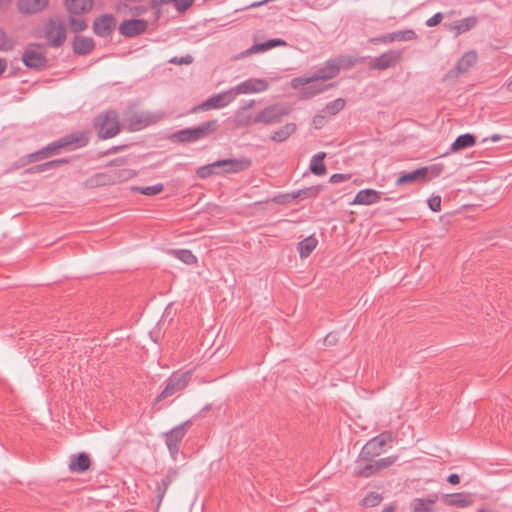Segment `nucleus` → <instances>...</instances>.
Listing matches in <instances>:
<instances>
[{
	"mask_svg": "<svg viewBox=\"0 0 512 512\" xmlns=\"http://www.w3.org/2000/svg\"><path fill=\"white\" fill-rule=\"evenodd\" d=\"M345 58L328 60L325 65L318 69L309 77H295L291 80V87L298 89L303 85L314 82L327 81L339 74L341 66L344 65Z\"/></svg>",
	"mask_w": 512,
	"mask_h": 512,
	"instance_id": "nucleus-1",
	"label": "nucleus"
},
{
	"mask_svg": "<svg viewBox=\"0 0 512 512\" xmlns=\"http://www.w3.org/2000/svg\"><path fill=\"white\" fill-rule=\"evenodd\" d=\"M218 127L217 120H211L197 127L186 128L173 133L170 139L173 142L187 143L203 139L216 131Z\"/></svg>",
	"mask_w": 512,
	"mask_h": 512,
	"instance_id": "nucleus-2",
	"label": "nucleus"
},
{
	"mask_svg": "<svg viewBox=\"0 0 512 512\" xmlns=\"http://www.w3.org/2000/svg\"><path fill=\"white\" fill-rule=\"evenodd\" d=\"M290 113V108L282 103H276L269 105L259 111L251 120L245 123L240 122L241 125L258 124L262 123L265 125L277 124Z\"/></svg>",
	"mask_w": 512,
	"mask_h": 512,
	"instance_id": "nucleus-3",
	"label": "nucleus"
},
{
	"mask_svg": "<svg viewBox=\"0 0 512 512\" xmlns=\"http://www.w3.org/2000/svg\"><path fill=\"white\" fill-rule=\"evenodd\" d=\"M94 128L101 139L116 136L120 132L117 112L115 110H108L96 116L94 119Z\"/></svg>",
	"mask_w": 512,
	"mask_h": 512,
	"instance_id": "nucleus-4",
	"label": "nucleus"
},
{
	"mask_svg": "<svg viewBox=\"0 0 512 512\" xmlns=\"http://www.w3.org/2000/svg\"><path fill=\"white\" fill-rule=\"evenodd\" d=\"M44 35L49 47H61L67 38L65 23L59 18H50L44 26Z\"/></svg>",
	"mask_w": 512,
	"mask_h": 512,
	"instance_id": "nucleus-5",
	"label": "nucleus"
},
{
	"mask_svg": "<svg viewBox=\"0 0 512 512\" xmlns=\"http://www.w3.org/2000/svg\"><path fill=\"white\" fill-rule=\"evenodd\" d=\"M192 426V421L187 420L180 425L174 427L167 433H165V443L169 450L171 457L176 460L177 454L180 449V443L187 434L188 430Z\"/></svg>",
	"mask_w": 512,
	"mask_h": 512,
	"instance_id": "nucleus-6",
	"label": "nucleus"
},
{
	"mask_svg": "<svg viewBox=\"0 0 512 512\" xmlns=\"http://www.w3.org/2000/svg\"><path fill=\"white\" fill-rule=\"evenodd\" d=\"M135 171L129 168L111 169L95 175L93 181L96 185H115L132 179Z\"/></svg>",
	"mask_w": 512,
	"mask_h": 512,
	"instance_id": "nucleus-7",
	"label": "nucleus"
},
{
	"mask_svg": "<svg viewBox=\"0 0 512 512\" xmlns=\"http://www.w3.org/2000/svg\"><path fill=\"white\" fill-rule=\"evenodd\" d=\"M157 120V117L149 112L130 109L126 111L123 122L129 131H138L149 126L150 124L156 123Z\"/></svg>",
	"mask_w": 512,
	"mask_h": 512,
	"instance_id": "nucleus-8",
	"label": "nucleus"
},
{
	"mask_svg": "<svg viewBox=\"0 0 512 512\" xmlns=\"http://www.w3.org/2000/svg\"><path fill=\"white\" fill-rule=\"evenodd\" d=\"M87 141L88 139L83 133L70 134L60 138L55 142L48 144L43 149L46 153V156L49 158L51 156L56 155L61 148L72 145L76 147H82L86 145Z\"/></svg>",
	"mask_w": 512,
	"mask_h": 512,
	"instance_id": "nucleus-9",
	"label": "nucleus"
},
{
	"mask_svg": "<svg viewBox=\"0 0 512 512\" xmlns=\"http://www.w3.org/2000/svg\"><path fill=\"white\" fill-rule=\"evenodd\" d=\"M22 61L26 67L39 70L45 67L47 58L41 45L30 44L23 53Z\"/></svg>",
	"mask_w": 512,
	"mask_h": 512,
	"instance_id": "nucleus-10",
	"label": "nucleus"
},
{
	"mask_svg": "<svg viewBox=\"0 0 512 512\" xmlns=\"http://www.w3.org/2000/svg\"><path fill=\"white\" fill-rule=\"evenodd\" d=\"M191 380V372L186 371L181 374H173L171 377L168 378L166 387L164 390L159 394L157 397V401H160L162 399H165L167 397H170L174 395L175 393L183 390L189 381Z\"/></svg>",
	"mask_w": 512,
	"mask_h": 512,
	"instance_id": "nucleus-11",
	"label": "nucleus"
},
{
	"mask_svg": "<svg viewBox=\"0 0 512 512\" xmlns=\"http://www.w3.org/2000/svg\"><path fill=\"white\" fill-rule=\"evenodd\" d=\"M402 58V54L398 50L387 51L380 56L376 57L369 63L371 70H386L396 66Z\"/></svg>",
	"mask_w": 512,
	"mask_h": 512,
	"instance_id": "nucleus-12",
	"label": "nucleus"
},
{
	"mask_svg": "<svg viewBox=\"0 0 512 512\" xmlns=\"http://www.w3.org/2000/svg\"><path fill=\"white\" fill-rule=\"evenodd\" d=\"M268 87L269 84L266 80L250 78L231 88V93H233L234 96L240 94L260 93L266 91Z\"/></svg>",
	"mask_w": 512,
	"mask_h": 512,
	"instance_id": "nucleus-13",
	"label": "nucleus"
},
{
	"mask_svg": "<svg viewBox=\"0 0 512 512\" xmlns=\"http://www.w3.org/2000/svg\"><path fill=\"white\" fill-rule=\"evenodd\" d=\"M436 170L435 176L439 175L441 169H437V166H433L431 168L429 167H420L414 171L403 173L398 177L396 180V185H405V184H412L417 181H427L428 174L430 171Z\"/></svg>",
	"mask_w": 512,
	"mask_h": 512,
	"instance_id": "nucleus-14",
	"label": "nucleus"
},
{
	"mask_svg": "<svg viewBox=\"0 0 512 512\" xmlns=\"http://www.w3.org/2000/svg\"><path fill=\"white\" fill-rule=\"evenodd\" d=\"M116 28V19L111 14H103L93 21V32L99 37H108Z\"/></svg>",
	"mask_w": 512,
	"mask_h": 512,
	"instance_id": "nucleus-15",
	"label": "nucleus"
},
{
	"mask_svg": "<svg viewBox=\"0 0 512 512\" xmlns=\"http://www.w3.org/2000/svg\"><path fill=\"white\" fill-rule=\"evenodd\" d=\"M148 22L144 19L125 20L119 25V33L125 37L133 38L147 30Z\"/></svg>",
	"mask_w": 512,
	"mask_h": 512,
	"instance_id": "nucleus-16",
	"label": "nucleus"
},
{
	"mask_svg": "<svg viewBox=\"0 0 512 512\" xmlns=\"http://www.w3.org/2000/svg\"><path fill=\"white\" fill-rule=\"evenodd\" d=\"M49 0H17L16 7L23 15H36L46 10Z\"/></svg>",
	"mask_w": 512,
	"mask_h": 512,
	"instance_id": "nucleus-17",
	"label": "nucleus"
},
{
	"mask_svg": "<svg viewBox=\"0 0 512 512\" xmlns=\"http://www.w3.org/2000/svg\"><path fill=\"white\" fill-rule=\"evenodd\" d=\"M477 61V53L469 51L465 53L456 63L453 70L446 74V78H457L460 74L466 73Z\"/></svg>",
	"mask_w": 512,
	"mask_h": 512,
	"instance_id": "nucleus-18",
	"label": "nucleus"
},
{
	"mask_svg": "<svg viewBox=\"0 0 512 512\" xmlns=\"http://www.w3.org/2000/svg\"><path fill=\"white\" fill-rule=\"evenodd\" d=\"M234 100V94L231 93V89L229 91H226L224 93H219L217 95H214L210 98H208L206 101H204L198 109L201 110H210V109H219L227 106L229 103H231Z\"/></svg>",
	"mask_w": 512,
	"mask_h": 512,
	"instance_id": "nucleus-19",
	"label": "nucleus"
},
{
	"mask_svg": "<svg viewBox=\"0 0 512 512\" xmlns=\"http://www.w3.org/2000/svg\"><path fill=\"white\" fill-rule=\"evenodd\" d=\"M64 5L70 15H83L91 11L93 0H64Z\"/></svg>",
	"mask_w": 512,
	"mask_h": 512,
	"instance_id": "nucleus-20",
	"label": "nucleus"
},
{
	"mask_svg": "<svg viewBox=\"0 0 512 512\" xmlns=\"http://www.w3.org/2000/svg\"><path fill=\"white\" fill-rule=\"evenodd\" d=\"M219 172L224 173H238L243 171L249 166V161L238 160V159H223L218 160Z\"/></svg>",
	"mask_w": 512,
	"mask_h": 512,
	"instance_id": "nucleus-21",
	"label": "nucleus"
},
{
	"mask_svg": "<svg viewBox=\"0 0 512 512\" xmlns=\"http://www.w3.org/2000/svg\"><path fill=\"white\" fill-rule=\"evenodd\" d=\"M178 471L176 469H169L164 478L156 485V497L158 499V506L161 504L167 489L177 479Z\"/></svg>",
	"mask_w": 512,
	"mask_h": 512,
	"instance_id": "nucleus-22",
	"label": "nucleus"
},
{
	"mask_svg": "<svg viewBox=\"0 0 512 512\" xmlns=\"http://www.w3.org/2000/svg\"><path fill=\"white\" fill-rule=\"evenodd\" d=\"M330 87H333V84L325 85L321 82H314L307 85H303L299 87L297 90L299 91V98L300 99H310L317 94H320Z\"/></svg>",
	"mask_w": 512,
	"mask_h": 512,
	"instance_id": "nucleus-23",
	"label": "nucleus"
},
{
	"mask_svg": "<svg viewBox=\"0 0 512 512\" xmlns=\"http://www.w3.org/2000/svg\"><path fill=\"white\" fill-rule=\"evenodd\" d=\"M381 194H382L381 192L376 191L374 189L360 190L356 194V196L351 204L372 205V204L380 201Z\"/></svg>",
	"mask_w": 512,
	"mask_h": 512,
	"instance_id": "nucleus-24",
	"label": "nucleus"
},
{
	"mask_svg": "<svg viewBox=\"0 0 512 512\" xmlns=\"http://www.w3.org/2000/svg\"><path fill=\"white\" fill-rule=\"evenodd\" d=\"M443 501L448 506H456L462 508L470 506L473 502L471 495L465 492L446 494L443 497Z\"/></svg>",
	"mask_w": 512,
	"mask_h": 512,
	"instance_id": "nucleus-25",
	"label": "nucleus"
},
{
	"mask_svg": "<svg viewBox=\"0 0 512 512\" xmlns=\"http://www.w3.org/2000/svg\"><path fill=\"white\" fill-rule=\"evenodd\" d=\"M91 461L88 454L81 452L70 457L69 469L72 472H84L90 467Z\"/></svg>",
	"mask_w": 512,
	"mask_h": 512,
	"instance_id": "nucleus-26",
	"label": "nucleus"
},
{
	"mask_svg": "<svg viewBox=\"0 0 512 512\" xmlns=\"http://www.w3.org/2000/svg\"><path fill=\"white\" fill-rule=\"evenodd\" d=\"M94 45L91 37L75 36L73 39V51L78 55L89 54L94 49Z\"/></svg>",
	"mask_w": 512,
	"mask_h": 512,
	"instance_id": "nucleus-27",
	"label": "nucleus"
},
{
	"mask_svg": "<svg viewBox=\"0 0 512 512\" xmlns=\"http://www.w3.org/2000/svg\"><path fill=\"white\" fill-rule=\"evenodd\" d=\"M69 161L66 158L51 160L42 164L34 165L26 170L28 174H37L43 173L55 168H58L64 164H67Z\"/></svg>",
	"mask_w": 512,
	"mask_h": 512,
	"instance_id": "nucleus-28",
	"label": "nucleus"
},
{
	"mask_svg": "<svg viewBox=\"0 0 512 512\" xmlns=\"http://www.w3.org/2000/svg\"><path fill=\"white\" fill-rule=\"evenodd\" d=\"M382 452V448L373 440H369L362 448L359 458L370 461Z\"/></svg>",
	"mask_w": 512,
	"mask_h": 512,
	"instance_id": "nucleus-29",
	"label": "nucleus"
},
{
	"mask_svg": "<svg viewBox=\"0 0 512 512\" xmlns=\"http://www.w3.org/2000/svg\"><path fill=\"white\" fill-rule=\"evenodd\" d=\"M286 45H287V43L283 39H280V38L270 39L264 43L254 44L250 49H248L246 51V54L263 52V51L272 49L274 47L286 46Z\"/></svg>",
	"mask_w": 512,
	"mask_h": 512,
	"instance_id": "nucleus-30",
	"label": "nucleus"
},
{
	"mask_svg": "<svg viewBox=\"0 0 512 512\" xmlns=\"http://www.w3.org/2000/svg\"><path fill=\"white\" fill-rule=\"evenodd\" d=\"M295 130L296 125L294 123H286L278 130L273 132L270 138L275 142H284L295 132Z\"/></svg>",
	"mask_w": 512,
	"mask_h": 512,
	"instance_id": "nucleus-31",
	"label": "nucleus"
},
{
	"mask_svg": "<svg viewBox=\"0 0 512 512\" xmlns=\"http://www.w3.org/2000/svg\"><path fill=\"white\" fill-rule=\"evenodd\" d=\"M476 142V137L473 134L466 133L458 136L451 145L452 151H459L468 147H472Z\"/></svg>",
	"mask_w": 512,
	"mask_h": 512,
	"instance_id": "nucleus-32",
	"label": "nucleus"
},
{
	"mask_svg": "<svg viewBox=\"0 0 512 512\" xmlns=\"http://www.w3.org/2000/svg\"><path fill=\"white\" fill-rule=\"evenodd\" d=\"M436 496L433 499L416 498L412 501L410 507L412 512H433V506L436 502Z\"/></svg>",
	"mask_w": 512,
	"mask_h": 512,
	"instance_id": "nucleus-33",
	"label": "nucleus"
},
{
	"mask_svg": "<svg viewBox=\"0 0 512 512\" xmlns=\"http://www.w3.org/2000/svg\"><path fill=\"white\" fill-rule=\"evenodd\" d=\"M326 154L324 152H319L314 155L310 162V171L317 176H321L326 172V166L324 164V158Z\"/></svg>",
	"mask_w": 512,
	"mask_h": 512,
	"instance_id": "nucleus-34",
	"label": "nucleus"
},
{
	"mask_svg": "<svg viewBox=\"0 0 512 512\" xmlns=\"http://www.w3.org/2000/svg\"><path fill=\"white\" fill-rule=\"evenodd\" d=\"M317 239L314 236H309L298 244L299 254L301 258H307L317 246Z\"/></svg>",
	"mask_w": 512,
	"mask_h": 512,
	"instance_id": "nucleus-35",
	"label": "nucleus"
},
{
	"mask_svg": "<svg viewBox=\"0 0 512 512\" xmlns=\"http://www.w3.org/2000/svg\"><path fill=\"white\" fill-rule=\"evenodd\" d=\"M322 185H315L311 187H306L304 189H300L294 192V198L299 200H304L307 198H315L317 197L320 192L323 190Z\"/></svg>",
	"mask_w": 512,
	"mask_h": 512,
	"instance_id": "nucleus-36",
	"label": "nucleus"
},
{
	"mask_svg": "<svg viewBox=\"0 0 512 512\" xmlns=\"http://www.w3.org/2000/svg\"><path fill=\"white\" fill-rule=\"evenodd\" d=\"M346 101L343 98H337L329 103L321 110L327 117L336 115L345 107Z\"/></svg>",
	"mask_w": 512,
	"mask_h": 512,
	"instance_id": "nucleus-37",
	"label": "nucleus"
},
{
	"mask_svg": "<svg viewBox=\"0 0 512 512\" xmlns=\"http://www.w3.org/2000/svg\"><path fill=\"white\" fill-rule=\"evenodd\" d=\"M68 26L73 33H79L87 29V22L81 17V15L69 14Z\"/></svg>",
	"mask_w": 512,
	"mask_h": 512,
	"instance_id": "nucleus-38",
	"label": "nucleus"
},
{
	"mask_svg": "<svg viewBox=\"0 0 512 512\" xmlns=\"http://www.w3.org/2000/svg\"><path fill=\"white\" fill-rule=\"evenodd\" d=\"M378 472L376 461H368L364 466H357L355 469V475L359 477H370Z\"/></svg>",
	"mask_w": 512,
	"mask_h": 512,
	"instance_id": "nucleus-39",
	"label": "nucleus"
},
{
	"mask_svg": "<svg viewBox=\"0 0 512 512\" xmlns=\"http://www.w3.org/2000/svg\"><path fill=\"white\" fill-rule=\"evenodd\" d=\"M171 253L175 258L179 259L185 264L191 265L197 262L196 256L190 250H172Z\"/></svg>",
	"mask_w": 512,
	"mask_h": 512,
	"instance_id": "nucleus-40",
	"label": "nucleus"
},
{
	"mask_svg": "<svg viewBox=\"0 0 512 512\" xmlns=\"http://www.w3.org/2000/svg\"><path fill=\"white\" fill-rule=\"evenodd\" d=\"M219 173L220 172H219L217 161H215L211 164L202 166V167L198 168V170H197V176L201 179H205V178L210 177L213 174H219Z\"/></svg>",
	"mask_w": 512,
	"mask_h": 512,
	"instance_id": "nucleus-41",
	"label": "nucleus"
},
{
	"mask_svg": "<svg viewBox=\"0 0 512 512\" xmlns=\"http://www.w3.org/2000/svg\"><path fill=\"white\" fill-rule=\"evenodd\" d=\"M132 191L139 192L144 195L153 196L161 193L164 189L163 184L158 183L153 186H146V187H132Z\"/></svg>",
	"mask_w": 512,
	"mask_h": 512,
	"instance_id": "nucleus-42",
	"label": "nucleus"
},
{
	"mask_svg": "<svg viewBox=\"0 0 512 512\" xmlns=\"http://www.w3.org/2000/svg\"><path fill=\"white\" fill-rule=\"evenodd\" d=\"M163 4H172L177 11L185 12L190 8L194 0H160Z\"/></svg>",
	"mask_w": 512,
	"mask_h": 512,
	"instance_id": "nucleus-43",
	"label": "nucleus"
},
{
	"mask_svg": "<svg viewBox=\"0 0 512 512\" xmlns=\"http://www.w3.org/2000/svg\"><path fill=\"white\" fill-rule=\"evenodd\" d=\"M476 22L477 20L475 17L465 18L457 22L455 29L458 33H464L474 27Z\"/></svg>",
	"mask_w": 512,
	"mask_h": 512,
	"instance_id": "nucleus-44",
	"label": "nucleus"
},
{
	"mask_svg": "<svg viewBox=\"0 0 512 512\" xmlns=\"http://www.w3.org/2000/svg\"><path fill=\"white\" fill-rule=\"evenodd\" d=\"M416 38V33L413 30H404L392 32L391 39L395 41H410Z\"/></svg>",
	"mask_w": 512,
	"mask_h": 512,
	"instance_id": "nucleus-45",
	"label": "nucleus"
},
{
	"mask_svg": "<svg viewBox=\"0 0 512 512\" xmlns=\"http://www.w3.org/2000/svg\"><path fill=\"white\" fill-rule=\"evenodd\" d=\"M381 501H382V496L376 492H370L362 500L363 505L367 506V507H375V506L379 505L381 503Z\"/></svg>",
	"mask_w": 512,
	"mask_h": 512,
	"instance_id": "nucleus-46",
	"label": "nucleus"
},
{
	"mask_svg": "<svg viewBox=\"0 0 512 512\" xmlns=\"http://www.w3.org/2000/svg\"><path fill=\"white\" fill-rule=\"evenodd\" d=\"M13 45L12 39L8 38L5 31L0 28V51H9Z\"/></svg>",
	"mask_w": 512,
	"mask_h": 512,
	"instance_id": "nucleus-47",
	"label": "nucleus"
},
{
	"mask_svg": "<svg viewBox=\"0 0 512 512\" xmlns=\"http://www.w3.org/2000/svg\"><path fill=\"white\" fill-rule=\"evenodd\" d=\"M397 460V456H389L386 458H381L379 460H376L378 471L384 468H388L391 465H393Z\"/></svg>",
	"mask_w": 512,
	"mask_h": 512,
	"instance_id": "nucleus-48",
	"label": "nucleus"
},
{
	"mask_svg": "<svg viewBox=\"0 0 512 512\" xmlns=\"http://www.w3.org/2000/svg\"><path fill=\"white\" fill-rule=\"evenodd\" d=\"M373 440L381 447L385 446L387 443L393 440L392 434L390 432H384L380 435L373 438Z\"/></svg>",
	"mask_w": 512,
	"mask_h": 512,
	"instance_id": "nucleus-49",
	"label": "nucleus"
},
{
	"mask_svg": "<svg viewBox=\"0 0 512 512\" xmlns=\"http://www.w3.org/2000/svg\"><path fill=\"white\" fill-rule=\"evenodd\" d=\"M294 199H295L294 198V192H291V193L281 194V195L275 196L272 199V201L277 203V204H288V203H290Z\"/></svg>",
	"mask_w": 512,
	"mask_h": 512,
	"instance_id": "nucleus-50",
	"label": "nucleus"
},
{
	"mask_svg": "<svg viewBox=\"0 0 512 512\" xmlns=\"http://www.w3.org/2000/svg\"><path fill=\"white\" fill-rule=\"evenodd\" d=\"M428 206L433 212H439L441 210V197L438 195L430 197Z\"/></svg>",
	"mask_w": 512,
	"mask_h": 512,
	"instance_id": "nucleus-51",
	"label": "nucleus"
},
{
	"mask_svg": "<svg viewBox=\"0 0 512 512\" xmlns=\"http://www.w3.org/2000/svg\"><path fill=\"white\" fill-rule=\"evenodd\" d=\"M350 179H351V174L336 173L330 177L329 182L332 184H337L340 182L348 181Z\"/></svg>",
	"mask_w": 512,
	"mask_h": 512,
	"instance_id": "nucleus-52",
	"label": "nucleus"
},
{
	"mask_svg": "<svg viewBox=\"0 0 512 512\" xmlns=\"http://www.w3.org/2000/svg\"><path fill=\"white\" fill-rule=\"evenodd\" d=\"M29 158H30V161H32V163H34V162H37V161H41V160L47 159L48 157L46 156V153H45L44 149L42 148V149H40L38 151L30 153L29 154Z\"/></svg>",
	"mask_w": 512,
	"mask_h": 512,
	"instance_id": "nucleus-53",
	"label": "nucleus"
},
{
	"mask_svg": "<svg viewBox=\"0 0 512 512\" xmlns=\"http://www.w3.org/2000/svg\"><path fill=\"white\" fill-rule=\"evenodd\" d=\"M442 19H443V15L440 12H438L426 21V25L428 27L436 26L442 21Z\"/></svg>",
	"mask_w": 512,
	"mask_h": 512,
	"instance_id": "nucleus-54",
	"label": "nucleus"
},
{
	"mask_svg": "<svg viewBox=\"0 0 512 512\" xmlns=\"http://www.w3.org/2000/svg\"><path fill=\"white\" fill-rule=\"evenodd\" d=\"M32 161H30L29 154L24 155L20 157L17 161L14 163V168L20 169L28 164H31Z\"/></svg>",
	"mask_w": 512,
	"mask_h": 512,
	"instance_id": "nucleus-55",
	"label": "nucleus"
},
{
	"mask_svg": "<svg viewBox=\"0 0 512 512\" xmlns=\"http://www.w3.org/2000/svg\"><path fill=\"white\" fill-rule=\"evenodd\" d=\"M170 62L176 64H191L193 62V57L191 55H186L180 58L174 57Z\"/></svg>",
	"mask_w": 512,
	"mask_h": 512,
	"instance_id": "nucleus-56",
	"label": "nucleus"
},
{
	"mask_svg": "<svg viewBox=\"0 0 512 512\" xmlns=\"http://www.w3.org/2000/svg\"><path fill=\"white\" fill-rule=\"evenodd\" d=\"M338 342V337L335 333H329L324 338V344L327 346H334Z\"/></svg>",
	"mask_w": 512,
	"mask_h": 512,
	"instance_id": "nucleus-57",
	"label": "nucleus"
},
{
	"mask_svg": "<svg viewBox=\"0 0 512 512\" xmlns=\"http://www.w3.org/2000/svg\"><path fill=\"white\" fill-rule=\"evenodd\" d=\"M326 118H327V116L324 113L320 112L319 114H317L313 119V123H314L315 127L321 128L323 126Z\"/></svg>",
	"mask_w": 512,
	"mask_h": 512,
	"instance_id": "nucleus-58",
	"label": "nucleus"
},
{
	"mask_svg": "<svg viewBox=\"0 0 512 512\" xmlns=\"http://www.w3.org/2000/svg\"><path fill=\"white\" fill-rule=\"evenodd\" d=\"M391 37H392V33H389V34L383 35L381 37L372 38L371 42H373V43H378V42H382V43L394 42V39H391Z\"/></svg>",
	"mask_w": 512,
	"mask_h": 512,
	"instance_id": "nucleus-59",
	"label": "nucleus"
},
{
	"mask_svg": "<svg viewBox=\"0 0 512 512\" xmlns=\"http://www.w3.org/2000/svg\"><path fill=\"white\" fill-rule=\"evenodd\" d=\"M447 481H448L450 484H452V485H456V484H458V483L460 482V477H459V475H458V474H450V475L448 476Z\"/></svg>",
	"mask_w": 512,
	"mask_h": 512,
	"instance_id": "nucleus-60",
	"label": "nucleus"
},
{
	"mask_svg": "<svg viewBox=\"0 0 512 512\" xmlns=\"http://www.w3.org/2000/svg\"><path fill=\"white\" fill-rule=\"evenodd\" d=\"M396 507L395 505H388L382 509V512H395Z\"/></svg>",
	"mask_w": 512,
	"mask_h": 512,
	"instance_id": "nucleus-61",
	"label": "nucleus"
},
{
	"mask_svg": "<svg viewBox=\"0 0 512 512\" xmlns=\"http://www.w3.org/2000/svg\"><path fill=\"white\" fill-rule=\"evenodd\" d=\"M502 139V136L500 134H493L491 137H490V140L492 142H498Z\"/></svg>",
	"mask_w": 512,
	"mask_h": 512,
	"instance_id": "nucleus-62",
	"label": "nucleus"
},
{
	"mask_svg": "<svg viewBox=\"0 0 512 512\" xmlns=\"http://www.w3.org/2000/svg\"><path fill=\"white\" fill-rule=\"evenodd\" d=\"M6 69V61L4 59H0V75L5 71Z\"/></svg>",
	"mask_w": 512,
	"mask_h": 512,
	"instance_id": "nucleus-63",
	"label": "nucleus"
},
{
	"mask_svg": "<svg viewBox=\"0 0 512 512\" xmlns=\"http://www.w3.org/2000/svg\"><path fill=\"white\" fill-rule=\"evenodd\" d=\"M124 163H125V159L124 158H120V159L111 161L110 165H119V164H124Z\"/></svg>",
	"mask_w": 512,
	"mask_h": 512,
	"instance_id": "nucleus-64",
	"label": "nucleus"
}]
</instances>
